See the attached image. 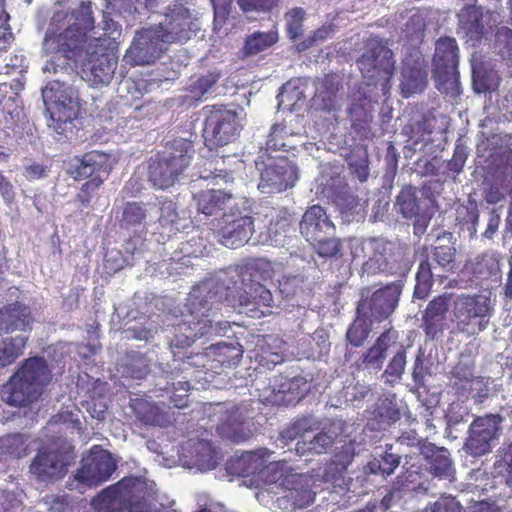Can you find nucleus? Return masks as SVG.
Instances as JSON below:
<instances>
[{
	"label": "nucleus",
	"mask_w": 512,
	"mask_h": 512,
	"mask_svg": "<svg viewBox=\"0 0 512 512\" xmlns=\"http://www.w3.org/2000/svg\"><path fill=\"white\" fill-rule=\"evenodd\" d=\"M149 372L150 367L148 361L145 356L140 354L132 356L124 367L125 375L132 379H143Z\"/></svg>",
	"instance_id": "62"
},
{
	"label": "nucleus",
	"mask_w": 512,
	"mask_h": 512,
	"mask_svg": "<svg viewBox=\"0 0 512 512\" xmlns=\"http://www.w3.org/2000/svg\"><path fill=\"white\" fill-rule=\"evenodd\" d=\"M434 283V274L428 257L423 259L418 266L416 273V284L413 291V297L424 300L431 292Z\"/></svg>",
	"instance_id": "47"
},
{
	"label": "nucleus",
	"mask_w": 512,
	"mask_h": 512,
	"mask_svg": "<svg viewBox=\"0 0 512 512\" xmlns=\"http://www.w3.org/2000/svg\"><path fill=\"white\" fill-rule=\"evenodd\" d=\"M271 451L267 448H261L256 451H248L236 457L229 463V469L232 473L240 477H250L262 474L264 470L280 473L281 469L288 467L285 460L274 461L267 464Z\"/></svg>",
	"instance_id": "20"
},
{
	"label": "nucleus",
	"mask_w": 512,
	"mask_h": 512,
	"mask_svg": "<svg viewBox=\"0 0 512 512\" xmlns=\"http://www.w3.org/2000/svg\"><path fill=\"white\" fill-rule=\"evenodd\" d=\"M297 222L296 215L287 208L277 210L272 217L269 225V232L274 236H287L291 231L295 230Z\"/></svg>",
	"instance_id": "50"
},
{
	"label": "nucleus",
	"mask_w": 512,
	"mask_h": 512,
	"mask_svg": "<svg viewBox=\"0 0 512 512\" xmlns=\"http://www.w3.org/2000/svg\"><path fill=\"white\" fill-rule=\"evenodd\" d=\"M180 220L177 204L170 199H166L161 202L160 205V215H159V226L161 228V234L166 235L170 238L173 235H176L180 228L178 226V222Z\"/></svg>",
	"instance_id": "43"
},
{
	"label": "nucleus",
	"mask_w": 512,
	"mask_h": 512,
	"mask_svg": "<svg viewBox=\"0 0 512 512\" xmlns=\"http://www.w3.org/2000/svg\"><path fill=\"white\" fill-rule=\"evenodd\" d=\"M73 459L71 446H46L40 449L32 459L29 472L39 482H53L67 473V467Z\"/></svg>",
	"instance_id": "12"
},
{
	"label": "nucleus",
	"mask_w": 512,
	"mask_h": 512,
	"mask_svg": "<svg viewBox=\"0 0 512 512\" xmlns=\"http://www.w3.org/2000/svg\"><path fill=\"white\" fill-rule=\"evenodd\" d=\"M298 180V168L286 156L268 157L261 169L258 188L268 194L292 188Z\"/></svg>",
	"instance_id": "16"
},
{
	"label": "nucleus",
	"mask_w": 512,
	"mask_h": 512,
	"mask_svg": "<svg viewBox=\"0 0 512 512\" xmlns=\"http://www.w3.org/2000/svg\"><path fill=\"white\" fill-rule=\"evenodd\" d=\"M116 469L117 463L112 453L100 445H94L82 459L74 480L84 487H97L108 481Z\"/></svg>",
	"instance_id": "13"
},
{
	"label": "nucleus",
	"mask_w": 512,
	"mask_h": 512,
	"mask_svg": "<svg viewBox=\"0 0 512 512\" xmlns=\"http://www.w3.org/2000/svg\"><path fill=\"white\" fill-rule=\"evenodd\" d=\"M456 249L450 245H439L433 250V258L445 271H451L455 264Z\"/></svg>",
	"instance_id": "64"
},
{
	"label": "nucleus",
	"mask_w": 512,
	"mask_h": 512,
	"mask_svg": "<svg viewBox=\"0 0 512 512\" xmlns=\"http://www.w3.org/2000/svg\"><path fill=\"white\" fill-rule=\"evenodd\" d=\"M255 390L260 402L272 406H294L302 400L307 392L304 377H287L283 374L269 379L268 383L256 382Z\"/></svg>",
	"instance_id": "9"
},
{
	"label": "nucleus",
	"mask_w": 512,
	"mask_h": 512,
	"mask_svg": "<svg viewBox=\"0 0 512 512\" xmlns=\"http://www.w3.org/2000/svg\"><path fill=\"white\" fill-rule=\"evenodd\" d=\"M370 245L372 248L370 260L375 261L379 269L386 270L390 264L397 261L399 247L395 243L383 238H373Z\"/></svg>",
	"instance_id": "39"
},
{
	"label": "nucleus",
	"mask_w": 512,
	"mask_h": 512,
	"mask_svg": "<svg viewBox=\"0 0 512 512\" xmlns=\"http://www.w3.org/2000/svg\"><path fill=\"white\" fill-rule=\"evenodd\" d=\"M130 407L138 421L144 425L165 427L169 417L158 405L143 398H135Z\"/></svg>",
	"instance_id": "31"
},
{
	"label": "nucleus",
	"mask_w": 512,
	"mask_h": 512,
	"mask_svg": "<svg viewBox=\"0 0 512 512\" xmlns=\"http://www.w3.org/2000/svg\"><path fill=\"white\" fill-rule=\"evenodd\" d=\"M354 459V451L351 446H342L332 458L331 463L325 468L324 478L326 481H336L340 479L348 466Z\"/></svg>",
	"instance_id": "44"
},
{
	"label": "nucleus",
	"mask_w": 512,
	"mask_h": 512,
	"mask_svg": "<svg viewBox=\"0 0 512 512\" xmlns=\"http://www.w3.org/2000/svg\"><path fill=\"white\" fill-rule=\"evenodd\" d=\"M453 312L458 330L474 335L483 331L487 326L490 301L481 295H460L454 301Z\"/></svg>",
	"instance_id": "14"
},
{
	"label": "nucleus",
	"mask_w": 512,
	"mask_h": 512,
	"mask_svg": "<svg viewBox=\"0 0 512 512\" xmlns=\"http://www.w3.org/2000/svg\"><path fill=\"white\" fill-rule=\"evenodd\" d=\"M335 234H326L320 241L309 242L321 257L331 258L340 252L341 242L335 238Z\"/></svg>",
	"instance_id": "59"
},
{
	"label": "nucleus",
	"mask_w": 512,
	"mask_h": 512,
	"mask_svg": "<svg viewBox=\"0 0 512 512\" xmlns=\"http://www.w3.org/2000/svg\"><path fill=\"white\" fill-rule=\"evenodd\" d=\"M285 468L281 469L279 476H274L271 480L278 481L282 478L281 485L287 491L288 498L294 507L305 508L311 505L315 500V492L311 489V478L304 474L288 473L283 475Z\"/></svg>",
	"instance_id": "26"
},
{
	"label": "nucleus",
	"mask_w": 512,
	"mask_h": 512,
	"mask_svg": "<svg viewBox=\"0 0 512 512\" xmlns=\"http://www.w3.org/2000/svg\"><path fill=\"white\" fill-rule=\"evenodd\" d=\"M33 322L29 306L20 301L0 307V333L27 331Z\"/></svg>",
	"instance_id": "28"
},
{
	"label": "nucleus",
	"mask_w": 512,
	"mask_h": 512,
	"mask_svg": "<svg viewBox=\"0 0 512 512\" xmlns=\"http://www.w3.org/2000/svg\"><path fill=\"white\" fill-rule=\"evenodd\" d=\"M205 118L203 138L210 149L226 146L240 136L243 128L239 113L223 104L206 105L202 109Z\"/></svg>",
	"instance_id": "5"
},
{
	"label": "nucleus",
	"mask_w": 512,
	"mask_h": 512,
	"mask_svg": "<svg viewBox=\"0 0 512 512\" xmlns=\"http://www.w3.org/2000/svg\"><path fill=\"white\" fill-rule=\"evenodd\" d=\"M396 205L399 207L400 213L406 218L418 215L419 203L416 191L411 187L402 189L397 196Z\"/></svg>",
	"instance_id": "55"
},
{
	"label": "nucleus",
	"mask_w": 512,
	"mask_h": 512,
	"mask_svg": "<svg viewBox=\"0 0 512 512\" xmlns=\"http://www.w3.org/2000/svg\"><path fill=\"white\" fill-rule=\"evenodd\" d=\"M101 29L103 33L98 37L90 38L87 44L113 49L117 45L116 40L121 36V26L112 19L109 13H104Z\"/></svg>",
	"instance_id": "41"
},
{
	"label": "nucleus",
	"mask_w": 512,
	"mask_h": 512,
	"mask_svg": "<svg viewBox=\"0 0 512 512\" xmlns=\"http://www.w3.org/2000/svg\"><path fill=\"white\" fill-rule=\"evenodd\" d=\"M42 99L50 118L57 123L72 122L79 116L78 91L64 82L52 80L42 88Z\"/></svg>",
	"instance_id": "10"
},
{
	"label": "nucleus",
	"mask_w": 512,
	"mask_h": 512,
	"mask_svg": "<svg viewBox=\"0 0 512 512\" xmlns=\"http://www.w3.org/2000/svg\"><path fill=\"white\" fill-rule=\"evenodd\" d=\"M51 379L52 373L45 358L29 357L2 386L1 397L11 406H29L41 397Z\"/></svg>",
	"instance_id": "3"
},
{
	"label": "nucleus",
	"mask_w": 512,
	"mask_h": 512,
	"mask_svg": "<svg viewBox=\"0 0 512 512\" xmlns=\"http://www.w3.org/2000/svg\"><path fill=\"white\" fill-rule=\"evenodd\" d=\"M157 26L138 32L128 52L137 65L154 63L170 43Z\"/></svg>",
	"instance_id": "18"
},
{
	"label": "nucleus",
	"mask_w": 512,
	"mask_h": 512,
	"mask_svg": "<svg viewBox=\"0 0 512 512\" xmlns=\"http://www.w3.org/2000/svg\"><path fill=\"white\" fill-rule=\"evenodd\" d=\"M420 453L426 460L428 471L433 476L440 479L453 477V463L446 448L425 443L421 446Z\"/></svg>",
	"instance_id": "29"
},
{
	"label": "nucleus",
	"mask_w": 512,
	"mask_h": 512,
	"mask_svg": "<svg viewBox=\"0 0 512 512\" xmlns=\"http://www.w3.org/2000/svg\"><path fill=\"white\" fill-rule=\"evenodd\" d=\"M240 285L234 281L232 285L224 282L203 284L195 288L186 299L185 310L181 320L173 325L172 336L169 337V349L174 360L181 361V371L186 372L191 380L200 381V373H215L210 357L209 347L203 352L188 353L193 343L212 329L213 319L210 317L215 304L227 302L230 306L251 307V317L260 318L272 313L274 300L272 293L260 283V267L257 263H246L237 267Z\"/></svg>",
	"instance_id": "1"
},
{
	"label": "nucleus",
	"mask_w": 512,
	"mask_h": 512,
	"mask_svg": "<svg viewBox=\"0 0 512 512\" xmlns=\"http://www.w3.org/2000/svg\"><path fill=\"white\" fill-rule=\"evenodd\" d=\"M157 27L162 28L165 39L170 43L187 41L197 30L189 10L184 7L171 10Z\"/></svg>",
	"instance_id": "25"
},
{
	"label": "nucleus",
	"mask_w": 512,
	"mask_h": 512,
	"mask_svg": "<svg viewBox=\"0 0 512 512\" xmlns=\"http://www.w3.org/2000/svg\"><path fill=\"white\" fill-rule=\"evenodd\" d=\"M500 415H486L476 418L469 428V437L465 443L467 452L474 456H483L491 451V442L497 437L501 423Z\"/></svg>",
	"instance_id": "19"
},
{
	"label": "nucleus",
	"mask_w": 512,
	"mask_h": 512,
	"mask_svg": "<svg viewBox=\"0 0 512 512\" xmlns=\"http://www.w3.org/2000/svg\"><path fill=\"white\" fill-rule=\"evenodd\" d=\"M373 321L374 319L357 314L346 332L347 341L354 347L362 346L369 337Z\"/></svg>",
	"instance_id": "49"
},
{
	"label": "nucleus",
	"mask_w": 512,
	"mask_h": 512,
	"mask_svg": "<svg viewBox=\"0 0 512 512\" xmlns=\"http://www.w3.org/2000/svg\"><path fill=\"white\" fill-rule=\"evenodd\" d=\"M298 225L300 234L307 242L320 241L326 234H335L336 231L326 210L319 204L309 206Z\"/></svg>",
	"instance_id": "24"
},
{
	"label": "nucleus",
	"mask_w": 512,
	"mask_h": 512,
	"mask_svg": "<svg viewBox=\"0 0 512 512\" xmlns=\"http://www.w3.org/2000/svg\"><path fill=\"white\" fill-rule=\"evenodd\" d=\"M313 431V423L309 417H301L291 422L280 434L285 442L297 440L295 451L299 456L307 454H323L330 449L335 437L328 432H319L310 441H306L307 433Z\"/></svg>",
	"instance_id": "15"
},
{
	"label": "nucleus",
	"mask_w": 512,
	"mask_h": 512,
	"mask_svg": "<svg viewBox=\"0 0 512 512\" xmlns=\"http://www.w3.org/2000/svg\"><path fill=\"white\" fill-rule=\"evenodd\" d=\"M451 303V294H442L428 302L422 314L421 327L426 338L431 341L441 338L448 328L447 314Z\"/></svg>",
	"instance_id": "22"
},
{
	"label": "nucleus",
	"mask_w": 512,
	"mask_h": 512,
	"mask_svg": "<svg viewBox=\"0 0 512 512\" xmlns=\"http://www.w3.org/2000/svg\"><path fill=\"white\" fill-rule=\"evenodd\" d=\"M348 115L351 121V127L357 133H365L368 131L373 120L370 99L365 95H361L357 99L354 98L349 107Z\"/></svg>",
	"instance_id": "36"
},
{
	"label": "nucleus",
	"mask_w": 512,
	"mask_h": 512,
	"mask_svg": "<svg viewBox=\"0 0 512 512\" xmlns=\"http://www.w3.org/2000/svg\"><path fill=\"white\" fill-rule=\"evenodd\" d=\"M139 486L138 480L134 478L132 496L124 500L118 512H150L146 499L139 495L141 491Z\"/></svg>",
	"instance_id": "61"
},
{
	"label": "nucleus",
	"mask_w": 512,
	"mask_h": 512,
	"mask_svg": "<svg viewBox=\"0 0 512 512\" xmlns=\"http://www.w3.org/2000/svg\"><path fill=\"white\" fill-rule=\"evenodd\" d=\"M270 340L276 341L271 336H257L254 349L251 351L253 358L259 366L272 369L278 364L283 363L284 356L278 347L273 346Z\"/></svg>",
	"instance_id": "33"
},
{
	"label": "nucleus",
	"mask_w": 512,
	"mask_h": 512,
	"mask_svg": "<svg viewBox=\"0 0 512 512\" xmlns=\"http://www.w3.org/2000/svg\"><path fill=\"white\" fill-rule=\"evenodd\" d=\"M220 76L219 72H208L190 83L187 87V91L190 93L191 98L196 101H201L203 97L217 84Z\"/></svg>",
	"instance_id": "51"
},
{
	"label": "nucleus",
	"mask_w": 512,
	"mask_h": 512,
	"mask_svg": "<svg viewBox=\"0 0 512 512\" xmlns=\"http://www.w3.org/2000/svg\"><path fill=\"white\" fill-rule=\"evenodd\" d=\"M148 218L146 204L142 201H127L120 208L118 224L124 230L144 228Z\"/></svg>",
	"instance_id": "35"
},
{
	"label": "nucleus",
	"mask_w": 512,
	"mask_h": 512,
	"mask_svg": "<svg viewBox=\"0 0 512 512\" xmlns=\"http://www.w3.org/2000/svg\"><path fill=\"white\" fill-rule=\"evenodd\" d=\"M494 470L498 475L512 478V441L498 450Z\"/></svg>",
	"instance_id": "60"
},
{
	"label": "nucleus",
	"mask_w": 512,
	"mask_h": 512,
	"mask_svg": "<svg viewBox=\"0 0 512 512\" xmlns=\"http://www.w3.org/2000/svg\"><path fill=\"white\" fill-rule=\"evenodd\" d=\"M193 142L174 139L162 152L148 160L147 177L155 189H167L178 181L179 176L190 166L194 154Z\"/></svg>",
	"instance_id": "4"
},
{
	"label": "nucleus",
	"mask_w": 512,
	"mask_h": 512,
	"mask_svg": "<svg viewBox=\"0 0 512 512\" xmlns=\"http://www.w3.org/2000/svg\"><path fill=\"white\" fill-rule=\"evenodd\" d=\"M110 155L101 151L92 150L82 155H76L70 162L68 173L75 181L93 177H103L110 172Z\"/></svg>",
	"instance_id": "23"
},
{
	"label": "nucleus",
	"mask_w": 512,
	"mask_h": 512,
	"mask_svg": "<svg viewBox=\"0 0 512 512\" xmlns=\"http://www.w3.org/2000/svg\"><path fill=\"white\" fill-rule=\"evenodd\" d=\"M191 384L189 380L173 382L171 386L164 388L168 394L170 403L174 407L182 409L188 406Z\"/></svg>",
	"instance_id": "54"
},
{
	"label": "nucleus",
	"mask_w": 512,
	"mask_h": 512,
	"mask_svg": "<svg viewBox=\"0 0 512 512\" xmlns=\"http://www.w3.org/2000/svg\"><path fill=\"white\" fill-rule=\"evenodd\" d=\"M214 414L218 415L216 431L221 438L240 443L252 435L248 427V421L253 418L251 401L217 403L214 406Z\"/></svg>",
	"instance_id": "8"
},
{
	"label": "nucleus",
	"mask_w": 512,
	"mask_h": 512,
	"mask_svg": "<svg viewBox=\"0 0 512 512\" xmlns=\"http://www.w3.org/2000/svg\"><path fill=\"white\" fill-rule=\"evenodd\" d=\"M288 132L284 124H274L266 141L267 149L274 151H288L290 145L286 142Z\"/></svg>",
	"instance_id": "58"
},
{
	"label": "nucleus",
	"mask_w": 512,
	"mask_h": 512,
	"mask_svg": "<svg viewBox=\"0 0 512 512\" xmlns=\"http://www.w3.org/2000/svg\"><path fill=\"white\" fill-rule=\"evenodd\" d=\"M404 284L397 280L380 287L370 295H362L356 307V314L382 322L396 310Z\"/></svg>",
	"instance_id": "11"
},
{
	"label": "nucleus",
	"mask_w": 512,
	"mask_h": 512,
	"mask_svg": "<svg viewBox=\"0 0 512 512\" xmlns=\"http://www.w3.org/2000/svg\"><path fill=\"white\" fill-rule=\"evenodd\" d=\"M303 354L307 359L320 360L330 352L329 334L324 329H317L306 341Z\"/></svg>",
	"instance_id": "45"
},
{
	"label": "nucleus",
	"mask_w": 512,
	"mask_h": 512,
	"mask_svg": "<svg viewBox=\"0 0 512 512\" xmlns=\"http://www.w3.org/2000/svg\"><path fill=\"white\" fill-rule=\"evenodd\" d=\"M340 89V81L335 74H326L316 88V96L320 98L326 107L330 108Z\"/></svg>",
	"instance_id": "52"
},
{
	"label": "nucleus",
	"mask_w": 512,
	"mask_h": 512,
	"mask_svg": "<svg viewBox=\"0 0 512 512\" xmlns=\"http://www.w3.org/2000/svg\"><path fill=\"white\" fill-rule=\"evenodd\" d=\"M210 357L213 366H215V373L218 369L231 368L237 366L243 357V347L240 343H217L209 346Z\"/></svg>",
	"instance_id": "32"
},
{
	"label": "nucleus",
	"mask_w": 512,
	"mask_h": 512,
	"mask_svg": "<svg viewBox=\"0 0 512 512\" xmlns=\"http://www.w3.org/2000/svg\"><path fill=\"white\" fill-rule=\"evenodd\" d=\"M390 343V330L382 332L370 347L359 359V365L365 368L380 370L386 358V352Z\"/></svg>",
	"instance_id": "38"
},
{
	"label": "nucleus",
	"mask_w": 512,
	"mask_h": 512,
	"mask_svg": "<svg viewBox=\"0 0 512 512\" xmlns=\"http://www.w3.org/2000/svg\"><path fill=\"white\" fill-rule=\"evenodd\" d=\"M94 28V18L91 2L82 1L70 16L66 14L60 19V14L54 15L45 34L43 49L45 53L63 58V68L68 62L85 51L89 42L87 32Z\"/></svg>",
	"instance_id": "2"
},
{
	"label": "nucleus",
	"mask_w": 512,
	"mask_h": 512,
	"mask_svg": "<svg viewBox=\"0 0 512 512\" xmlns=\"http://www.w3.org/2000/svg\"><path fill=\"white\" fill-rule=\"evenodd\" d=\"M254 232V220L248 215L224 214L217 229L219 242L228 248H238L248 242Z\"/></svg>",
	"instance_id": "21"
},
{
	"label": "nucleus",
	"mask_w": 512,
	"mask_h": 512,
	"mask_svg": "<svg viewBox=\"0 0 512 512\" xmlns=\"http://www.w3.org/2000/svg\"><path fill=\"white\" fill-rule=\"evenodd\" d=\"M134 478L126 477L104 488L92 499V505L98 512H118L124 500L133 493Z\"/></svg>",
	"instance_id": "27"
},
{
	"label": "nucleus",
	"mask_w": 512,
	"mask_h": 512,
	"mask_svg": "<svg viewBox=\"0 0 512 512\" xmlns=\"http://www.w3.org/2000/svg\"><path fill=\"white\" fill-rule=\"evenodd\" d=\"M306 12L301 7H294L285 14L286 32L291 40H296L303 35V23Z\"/></svg>",
	"instance_id": "56"
},
{
	"label": "nucleus",
	"mask_w": 512,
	"mask_h": 512,
	"mask_svg": "<svg viewBox=\"0 0 512 512\" xmlns=\"http://www.w3.org/2000/svg\"><path fill=\"white\" fill-rule=\"evenodd\" d=\"M104 181L105 177H93L86 179L76 194V200L79 201L83 207L90 206L92 199L97 195Z\"/></svg>",
	"instance_id": "57"
},
{
	"label": "nucleus",
	"mask_w": 512,
	"mask_h": 512,
	"mask_svg": "<svg viewBox=\"0 0 512 512\" xmlns=\"http://www.w3.org/2000/svg\"><path fill=\"white\" fill-rule=\"evenodd\" d=\"M361 73L369 79H381L383 94L390 89L389 82L395 71L394 53L387 42L378 36L369 37L364 43V52L357 59Z\"/></svg>",
	"instance_id": "6"
},
{
	"label": "nucleus",
	"mask_w": 512,
	"mask_h": 512,
	"mask_svg": "<svg viewBox=\"0 0 512 512\" xmlns=\"http://www.w3.org/2000/svg\"><path fill=\"white\" fill-rule=\"evenodd\" d=\"M459 47L454 38L440 37L432 59L433 77L441 93H459Z\"/></svg>",
	"instance_id": "7"
},
{
	"label": "nucleus",
	"mask_w": 512,
	"mask_h": 512,
	"mask_svg": "<svg viewBox=\"0 0 512 512\" xmlns=\"http://www.w3.org/2000/svg\"><path fill=\"white\" fill-rule=\"evenodd\" d=\"M473 87L477 93L494 92L500 84V76L492 68L480 66L473 69Z\"/></svg>",
	"instance_id": "48"
},
{
	"label": "nucleus",
	"mask_w": 512,
	"mask_h": 512,
	"mask_svg": "<svg viewBox=\"0 0 512 512\" xmlns=\"http://www.w3.org/2000/svg\"><path fill=\"white\" fill-rule=\"evenodd\" d=\"M28 338L24 336L7 337L0 341V368L12 364L23 354Z\"/></svg>",
	"instance_id": "46"
},
{
	"label": "nucleus",
	"mask_w": 512,
	"mask_h": 512,
	"mask_svg": "<svg viewBox=\"0 0 512 512\" xmlns=\"http://www.w3.org/2000/svg\"><path fill=\"white\" fill-rule=\"evenodd\" d=\"M109 50L91 44L85 46L82 72L85 79L94 85L108 84L113 77L117 60Z\"/></svg>",
	"instance_id": "17"
},
{
	"label": "nucleus",
	"mask_w": 512,
	"mask_h": 512,
	"mask_svg": "<svg viewBox=\"0 0 512 512\" xmlns=\"http://www.w3.org/2000/svg\"><path fill=\"white\" fill-rule=\"evenodd\" d=\"M400 418L401 412L397 403L385 398L373 410L370 425L373 430H386L398 422Z\"/></svg>",
	"instance_id": "37"
},
{
	"label": "nucleus",
	"mask_w": 512,
	"mask_h": 512,
	"mask_svg": "<svg viewBox=\"0 0 512 512\" xmlns=\"http://www.w3.org/2000/svg\"><path fill=\"white\" fill-rule=\"evenodd\" d=\"M474 273L483 279L500 273V262L494 253L484 252L477 257Z\"/></svg>",
	"instance_id": "53"
},
{
	"label": "nucleus",
	"mask_w": 512,
	"mask_h": 512,
	"mask_svg": "<svg viewBox=\"0 0 512 512\" xmlns=\"http://www.w3.org/2000/svg\"><path fill=\"white\" fill-rule=\"evenodd\" d=\"M277 41L278 33L276 30H270L267 32L256 31L247 36L242 51L245 56H254L269 49Z\"/></svg>",
	"instance_id": "42"
},
{
	"label": "nucleus",
	"mask_w": 512,
	"mask_h": 512,
	"mask_svg": "<svg viewBox=\"0 0 512 512\" xmlns=\"http://www.w3.org/2000/svg\"><path fill=\"white\" fill-rule=\"evenodd\" d=\"M392 444L385 445V452L380 457L370 460L366 470L375 475H381L384 478L392 475L401 462L398 454L392 453Z\"/></svg>",
	"instance_id": "40"
},
{
	"label": "nucleus",
	"mask_w": 512,
	"mask_h": 512,
	"mask_svg": "<svg viewBox=\"0 0 512 512\" xmlns=\"http://www.w3.org/2000/svg\"><path fill=\"white\" fill-rule=\"evenodd\" d=\"M232 198L231 193L216 189L201 190L193 194L197 211L206 216L216 215L223 211Z\"/></svg>",
	"instance_id": "30"
},
{
	"label": "nucleus",
	"mask_w": 512,
	"mask_h": 512,
	"mask_svg": "<svg viewBox=\"0 0 512 512\" xmlns=\"http://www.w3.org/2000/svg\"><path fill=\"white\" fill-rule=\"evenodd\" d=\"M459 27L470 39L479 40L484 34L483 10L476 4H465L457 14Z\"/></svg>",
	"instance_id": "34"
},
{
	"label": "nucleus",
	"mask_w": 512,
	"mask_h": 512,
	"mask_svg": "<svg viewBox=\"0 0 512 512\" xmlns=\"http://www.w3.org/2000/svg\"><path fill=\"white\" fill-rule=\"evenodd\" d=\"M495 47L504 60H512V30L500 27L495 34Z\"/></svg>",
	"instance_id": "63"
}]
</instances>
